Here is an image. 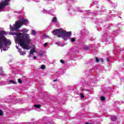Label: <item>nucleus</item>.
<instances>
[{"label": "nucleus", "mask_w": 124, "mask_h": 124, "mask_svg": "<svg viewBox=\"0 0 124 124\" xmlns=\"http://www.w3.org/2000/svg\"><path fill=\"white\" fill-rule=\"evenodd\" d=\"M29 31L26 28H24L20 30V31L23 33L10 32V34L16 36L15 41L19 44L20 47L24 49L29 50L30 49L29 45L30 43H31L32 41L30 37V34H27Z\"/></svg>", "instance_id": "1"}, {"label": "nucleus", "mask_w": 124, "mask_h": 124, "mask_svg": "<svg viewBox=\"0 0 124 124\" xmlns=\"http://www.w3.org/2000/svg\"><path fill=\"white\" fill-rule=\"evenodd\" d=\"M31 34H32V35H36V34H37V33L36 32V31H35L32 30Z\"/></svg>", "instance_id": "13"}, {"label": "nucleus", "mask_w": 124, "mask_h": 124, "mask_svg": "<svg viewBox=\"0 0 124 124\" xmlns=\"http://www.w3.org/2000/svg\"><path fill=\"white\" fill-rule=\"evenodd\" d=\"M75 11H76V12L78 11V8L76 7V8L75 9Z\"/></svg>", "instance_id": "29"}, {"label": "nucleus", "mask_w": 124, "mask_h": 124, "mask_svg": "<svg viewBox=\"0 0 124 124\" xmlns=\"http://www.w3.org/2000/svg\"><path fill=\"white\" fill-rule=\"evenodd\" d=\"M27 111H31V108H27Z\"/></svg>", "instance_id": "26"}, {"label": "nucleus", "mask_w": 124, "mask_h": 124, "mask_svg": "<svg viewBox=\"0 0 124 124\" xmlns=\"http://www.w3.org/2000/svg\"><path fill=\"white\" fill-rule=\"evenodd\" d=\"M102 62H104V61H103V59H102Z\"/></svg>", "instance_id": "37"}, {"label": "nucleus", "mask_w": 124, "mask_h": 124, "mask_svg": "<svg viewBox=\"0 0 124 124\" xmlns=\"http://www.w3.org/2000/svg\"><path fill=\"white\" fill-rule=\"evenodd\" d=\"M100 99H101V100H102V101H103L105 100V97H104L103 96H101Z\"/></svg>", "instance_id": "18"}, {"label": "nucleus", "mask_w": 124, "mask_h": 124, "mask_svg": "<svg viewBox=\"0 0 124 124\" xmlns=\"http://www.w3.org/2000/svg\"><path fill=\"white\" fill-rule=\"evenodd\" d=\"M80 97H81V98H84V94L80 93Z\"/></svg>", "instance_id": "21"}, {"label": "nucleus", "mask_w": 124, "mask_h": 124, "mask_svg": "<svg viewBox=\"0 0 124 124\" xmlns=\"http://www.w3.org/2000/svg\"><path fill=\"white\" fill-rule=\"evenodd\" d=\"M108 62H109V59H108Z\"/></svg>", "instance_id": "38"}, {"label": "nucleus", "mask_w": 124, "mask_h": 124, "mask_svg": "<svg viewBox=\"0 0 124 124\" xmlns=\"http://www.w3.org/2000/svg\"><path fill=\"white\" fill-rule=\"evenodd\" d=\"M48 0L49 1H53V0Z\"/></svg>", "instance_id": "32"}, {"label": "nucleus", "mask_w": 124, "mask_h": 124, "mask_svg": "<svg viewBox=\"0 0 124 124\" xmlns=\"http://www.w3.org/2000/svg\"><path fill=\"white\" fill-rule=\"evenodd\" d=\"M0 75L1 76H3L4 75V72H3V70H2V67H0Z\"/></svg>", "instance_id": "8"}, {"label": "nucleus", "mask_w": 124, "mask_h": 124, "mask_svg": "<svg viewBox=\"0 0 124 124\" xmlns=\"http://www.w3.org/2000/svg\"><path fill=\"white\" fill-rule=\"evenodd\" d=\"M33 53H35V50L33 48L31 49L30 51V53L31 54H33Z\"/></svg>", "instance_id": "16"}, {"label": "nucleus", "mask_w": 124, "mask_h": 124, "mask_svg": "<svg viewBox=\"0 0 124 124\" xmlns=\"http://www.w3.org/2000/svg\"><path fill=\"white\" fill-rule=\"evenodd\" d=\"M7 32L0 30V49L3 48V51H7L8 46L11 45V41L7 39L5 36L7 35Z\"/></svg>", "instance_id": "3"}, {"label": "nucleus", "mask_w": 124, "mask_h": 124, "mask_svg": "<svg viewBox=\"0 0 124 124\" xmlns=\"http://www.w3.org/2000/svg\"><path fill=\"white\" fill-rule=\"evenodd\" d=\"M52 22H53L54 23H57V22H58V18H57V17H54L52 18Z\"/></svg>", "instance_id": "10"}, {"label": "nucleus", "mask_w": 124, "mask_h": 124, "mask_svg": "<svg viewBox=\"0 0 124 124\" xmlns=\"http://www.w3.org/2000/svg\"><path fill=\"white\" fill-rule=\"evenodd\" d=\"M20 55H21V56H24V55H26V52L25 51H21L20 53H19Z\"/></svg>", "instance_id": "17"}, {"label": "nucleus", "mask_w": 124, "mask_h": 124, "mask_svg": "<svg viewBox=\"0 0 124 124\" xmlns=\"http://www.w3.org/2000/svg\"><path fill=\"white\" fill-rule=\"evenodd\" d=\"M31 54H31V52H30V54H29V58H31Z\"/></svg>", "instance_id": "30"}, {"label": "nucleus", "mask_w": 124, "mask_h": 124, "mask_svg": "<svg viewBox=\"0 0 124 124\" xmlns=\"http://www.w3.org/2000/svg\"><path fill=\"white\" fill-rule=\"evenodd\" d=\"M3 114V112L2 110H0V116H1Z\"/></svg>", "instance_id": "23"}, {"label": "nucleus", "mask_w": 124, "mask_h": 124, "mask_svg": "<svg viewBox=\"0 0 124 124\" xmlns=\"http://www.w3.org/2000/svg\"><path fill=\"white\" fill-rule=\"evenodd\" d=\"M116 116H112V118H111V120L112 121H116Z\"/></svg>", "instance_id": "19"}, {"label": "nucleus", "mask_w": 124, "mask_h": 124, "mask_svg": "<svg viewBox=\"0 0 124 124\" xmlns=\"http://www.w3.org/2000/svg\"><path fill=\"white\" fill-rule=\"evenodd\" d=\"M24 103V100L23 99H19V101L18 102V103H19V104H23Z\"/></svg>", "instance_id": "15"}, {"label": "nucleus", "mask_w": 124, "mask_h": 124, "mask_svg": "<svg viewBox=\"0 0 124 124\" xmlns=\"http://www.w3.org/2000/svg\"><path fill=\"white\" fill-rule=\"evenodd\" d=\"M102 42H106L109 43V39H108V35L104 34L102 36Z\"/></svg>", "instance_id": "6"}, {"label": "nucleus", "mask_w": 124, "mask_h": 124, "mask_svg": "<svg viewBox=\"0 0 124 124\" xmlns=\"http://www.w3.org/2000/svg\"><path fill=\"white\" fill-rule=\"evenodd\" d=\"M46 37H48V36H47V35H46Z\"/></svg>", "instance_id": "40"}, {"label": "nucleus", "mask_w": 124, "mask_h": 124, "mask_svg": "<svg viewBox=\"0 0 124 124\" xmlns=\"http://www.w3.org/2000/svg\"><path fill=\"white\" fill-rule=\"evenodd\" d=\"M56 45H58V46H61V47H63L65 45V44L63 43H62L61 42H57L56 43Z\"/></svg>", "instance_id": "7"}, {"label": "nucleus", "mask_w": 124, "mask_h": 124, "mask_svg": "<svg viewBox=\"0 0 124 124\" xmlns=\"http://www.w3.org/2000/svg\"><path fill=\"white\" fill-rule=\"evenodd\" d=\"M54 35H57L58 37H62L63 40L66 41L68 39H70L71 42H75L76 41V38L75 37L71 38L72 32L71 31H65L62 29H57L53 30L52 31Z\"/></svg>", "instance_id": "2"}, {"label": "nucleus", "mask_w": 124, "mask_h": 124, "mask_svg": "<svg viewBox=\"0 0 124 124\" xmlns=\"http://www.w3.org/2000/svg\"><path fill=\"white\" fill-rule=\"evenodd\" d=\"M96 62H99V59H98L97 58H96Z\"/></svg>", "instance_id": "25"}, {"label": "nucleus", "mask_w": 124, "mask_h": 124, "mask_svg": "<svg viewBox=\"0 0 124 124\" xmlns=\"http://www.w3.org/2000/svg\"><path fill=\"white\" fill-rule=\"evenodd\" d=\"M60 62H61V63H64V61L61 60L60 61Z\"/></svg>", "instance_id": "24"}, {"label": "nucleus", "mask_w": 124, "mask_h": 124, "mask_svg": "<svg viewBox=\"0 0 124 124\" xmlns=\"http://www.w3.org/2000/svg\"><path fill=\"white\" fill-rule=\"evenodd\" d=\"M56 81H57V79H55L53 80V82H56Z\"/></svg>", "instance_id": "34"}, {"label": "nucleus", "mask_w": 124, "mask_h": 124, "mask_svg": "<svg viewBox=\"0 0 124 124\" xmlns=\"http://www.w3.org/2000/svg\"><path fill=\"white\" fill-rule=\"evenodd\" d=\"M117 32H118V31H115V33H117Z\"/></svg>", "instance_id": "36"}, {"label": "nucleus", "mask_w": 124, "mask_h": 124, "mask_svg": "<svg viewBox=\"0 0 124 124\" xmlns=\"http://www.w3.org/2000/svg\"><path fill=\"white\" fill-rule=\"evenodd\" d=\"M43 13H44L45 14H50V11H47L45 9H43L42 11Z\"/></svg>", "instance_id": "9"}, {"label": "nucleus", "mask_w": 124, "mask_h": 124, "mask_svg": "<svg viewBox=\"0 0 124 124\" xmlns=\"http://www.w3.org/2000/svg\"><path fill=\"white\" fill-rule=\"evenodd\" d=\"M9 84H17V82L14 81L13 80H10L9 81Z\"/></svg>", "instance_id": "11"}, {"label": "nucleus", "mask_w": 124, "mask_h": 124, "mask_svg": "<svg viewBox=\"0 0 124 124\" xmlns=\"http://www.w3.org/2000/svg\"><path fill=\"white\" fill-rule=\"evenodd\" d=\"M62 1H65V0H62Z\"/></svg>", "instance_id": "35"}, {"label": "nucleus", "mask_w": 124, "mask_h": 124, "mask_svg": "<svg viewBox=\"0 0 124 124\" xmlns=\"http://www.w3.org/2000/svg\"><path fill=\"white\" fill-rule=\"evenodd\" d=\"M41 69H45V65H42L41 67Z\"/></svg>", "instance_id": "20"}, {"label": "nucleus", "mask_w": 124, "mask_h": 124, "mask_svg": "<svg viewBox=\"0 0 124 124\" xmlns=\"http://www.w3.org/2000/svg\"><path fill=\"white\" fill-rule=\"evenodd\" d=\"M16 49H19V46H16Z\"/></svg>", "instance_id": "31"}, {"label": "nucleus", "mask_w": 124, "mask_h": 124, "mask_svg": "<svg viewBox=\"0 0 124 124\" xmlns=\"http://www.w3.org/2000/svg\"><path fill=\"white\" fill-rule=\"evenodd\" d=\"M47 45H48V44H47V43H45V44H44V46L45 47H46V46H47Z\"/></svg>", "instance_id": "27"}, {"label": "nucleus", "mask_w": 124, "mask_h": 124, "mask_svg": "<svg viewBox=\"0 0 124 124\" xmlns=\"http://www.w3.org/2000/svg\"><path fill=\"white\" fill-rule=\"evenodd\" d=\"M28 23H29L28 19L23 18H20L19 20L16 22L15 24H14V27L10 25V30L11 31H15L20 29L23 25H27Z\"/></svg>", "instance_id": "4"}, {"label": "nucleus", "mask_w": 124, "mask_h": 124, "mask_svg": "<svg viewBox=\"0 0 124 124\" xmlns=\"http://www.w3.org/2000/svg\"><path fill=\"white\" fill-rule=\"evenodd\" d=\"M11 0H2L0 3V11H1L5 6L10 5Z\"/></svg>", "instance_id": "5"}, {"label": "nucleus", "mask_w": 124, "mask_h": 124, "mask_svg": "<svg viewBox=\"0 0 124 124\" xmlns=\"http://www.w3.org/2000/svg\"><path fill=\"white\" fill-rule=\"evenodd\" d=\"M121 81H124V80H123V79H121Z\"/></svg>", "instance_id": "39"}, {"label": "nucleus", "mask_w": 124, "mask_h": 124, "mask_svg": "<svg viewBox=\"0 0 124 124\" xmlns=\"http://www.w3.org/2000/svg\"><path fill=\"white\" fill-rule=\"evenodd\" d=\"M18 52H19V53H20V52H22V49H20V48H18Z\"/></svg>", "instance_id": "28"}, {"label": "nucleus", "mask_w": 124, "mask_h": 124, "mask_svg": "<svg viewBox=\"0 0 124 124\" xmlns=\"http://www.w3.org/2000/svg\"><path fill=\"white\" fill-rule=\"evenodd\" d=\"M35 108H37V109H39L41 107V105H34Z\"/></svg>", "instance_id": "14"}, {"label": "nucleus", "mask_w": 124, "mask_h": 124, "mask_svg": "<svg viewBox=\"0 0 124 124\" xmlns=\"http://www.w3.org/2000/svg\"><path fill=\"white\" fill-rule=\"evenodd\" d=\"M84 50H89L90 49V46H86L83 47Z\"/></svg>", "instance_id": "12"}, {"label": "nucleus", "mask_w": 124, "mask_h": 124, "mask_svg": "<svg viewBox=\"0 0 124 124\" xmlns=\"http://www.w3.org/2000/svg\"><path fill=\"white\" fill-rule=\"evenodd\" d=\"M33 59H34V60H35V59H36V56H34V57H33Z\"/></svg>", "instance_id": "33"}, {"label": "nucleus", "mask_w": 124, "mask_h": 124, "mask_svg": "<svg viewBox=\"0 0 124 124\" xmlns=\"http://www.w3.org/2000/svg\"><path fill=\"white\" fill-rule=\"evenodd\" d=\"M18 83H19L20 84H21V83H22V80H21V79L19 78L18 79Z\"/></svg>", "instance_id": "22"}]
</instances>
